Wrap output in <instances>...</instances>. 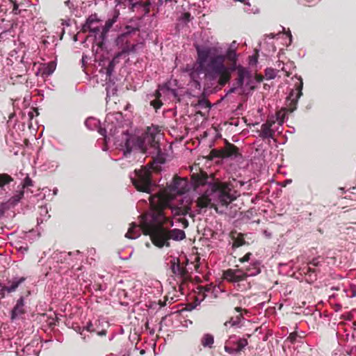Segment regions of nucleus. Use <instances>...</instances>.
<instances>
[{
	"label": "nucleus",
	"instance_id": "1",
	"mask_svg": "<svg viewBox=\"0 0 356 356\" xmlns=\"http://www.w3.org/2000/svg\"><path fill=\"white\" fill-rule=\"evenodd\" d=\"M106 122V128L99 129V134L104 136L106 143L112 139L114 144L123 152L124 156H127L135 150L143 152L152 150V152L158 156L161 155L159 145L160 134L157 128L149 127L147 131L140 136L130 134L128 129L124 128L122 114L119 112L107 114Z\"/></svg>",
	"mask_w": 356,
	"mask_h": 356
},
{
	"label": "nucleus",
	"instance_id": "2",
	"mask_svg": "<svg viewBox=\"0 0 356 356\" xmlns=\"http://www.w3.org/2000/svg\"><path fill=\"white\" fill-rule=\"evenodd\" d=\"M208 177H199L194 180V190L199 195L196 200L201 210L216 205L227 207L235 200L239 193L231 184L207 181Z\"/></svg>",
	"mask_w": 356,
	"mask_h": 356
},
{
	"label": "nucleus",
	"instance_id": "3",
	"mask_svg": "<svg viewBox=\"0 0 356 356\" xmlns=\"http://www.w3.org/2000/svg\"><path fill=\"white\" fill-rule=\"evenodd\" d=\"M195 49L197 54V66L191 70L189 76L191 86L200 90L201 89L200 74H204V80L211 84L216 81V75L212 76L213 74H210L209 70V65L212 60L211 47L196 45Z\"/></svg>",
	"mask_w": 356,
	"mask_h": 356
},
{
	"label": "nucleus",
	"instance_id": "4",
	"mask_svg": "<svg viewBox=\"0 0 356 356\" xmlns=\"http://www.w3.org/2000/svg\"><path fill=\"white\" fill-rule=\"evenodd\" d=\"M145 229L150 236L152 243L159 248H169L170 240L179 241L186 238L184 230L177 228L168 229L163 227L162 224L146 225Z\"/></svg>",
	"mask_w": 356,
	"mask_h": 356
},
{
	"label": "nucleus",
	"instance_id": "5",
	"mask_svg": "<svg viewBox=\"0 0 356 356\" xmlns=\"http://www.w3.org/2000/svg\"><path fill=\"white\" fill-rule=\"evenodd\" d=\"M151 173V167H144L140 170H135L134 176H130L133 185L138 191L151 194L154 187L152 181ZM149 200L152 207H159L162 206L163 197L161 195H150Z\"/></svg>",
	"mask_w": 356,
	"mask_h": 356
},
{
	"label": "nucleus",
	"instance_id": "6",
	"mask_svg": "<svg viewBox=\"0 0 356 356\" xmlns=\"http://www.w3.org/2000/svg\"><path fill=\"white\" fill-rule=\"evenodd\" d=\"M211 58L212 60L209 65L210 74L216 75L218 83L224 86L230 79L232 72H238L240 65H237L236 62H232L230 66L225 64V56L223 54H218L215 48L211 47Z\"/></svg>",
	"mask_w": 356,
	"mask_h": 356
},
{
	"label": "nucleus",
	"instance_id": "7",
	"mask_svg": "<svg viewBox=\"0 0 356 356\" xmlns=\"http://www.w3.org/2000/svg\"><path fill=\"white\" fill-rule=\"evenodd\" d=\"M259 265V262H254L245 268V271L241 269H228L224 271L223 277L228 282L238 284L245 280L248 277H252L259 274L261 273Z\"/></svg>",
	"mask_w": 356,
	"mask_h": 356
},
{
	"label": "nucleus",
	"instance_id": "8",
	"mask_svg": "<svg viewBox=\"0 0 356 356\" xmlns=\"http://www.w3.org/2000/svg\"><path fill=\"white\" fill-rule=\"evenodd\" d=\"M237 75L236 85L241 90L242 93L249 94L254 89L251 73L247 67L239 65Z\"/></svg>",
	"mask_w": 356,
	"mask_h": 356
},
{
	"label": "nucleus",
	"instance_id": "9",
	"mask_svg": "<svg viewBox=\"0 0 356 356\" xmlns=\"http://www.w3.org/2000/svg\"><path fill=\"white\" fill-rule=\"evenodd\" d=\"M248 345V341L245 338H241L236 335H231L225 341V351L231 355H237Z\"/></svg>",
	"mask_w": 356,
	"mask_h": 356
},
{
	"label": "nucleus",
	"instance_id": "10",
	"mask_svg": "<svg viewBox=\"0 0 356 356\" xmlns=\"http://www.w3.org/2000/svg\"><path fill=\"white\" fill-rule=\"evenodd\" d=\"M298 82L295 84V88L291 89L289 92V95L287 97L288 101H289V104L288 105L289 110L290 112H293L296 109V106L300 97L302 95V88H303V81L302 79L299 76L298 77Z\"/></svg>",
	"mask_w": 356,
	"mask_h": 356
},
{
	"label": "nucleus",
	"instance_id": "11",
	"mask_svg": "<svg viewBox=\"0 0 356 356\" xmlns=\"http://www.w3.org/2000/svg\"><path fill=\"white\" fill-rule=\"evenodd\" d=\"M83 29L85 31L86 29L90 30L91 35L95 37V39L99 43L103 44L106 38V34L112 27L113 24H105L104 26L102 29L99 26L92 28V24H82Z\"/></svg>",
	"mask_w": 356,
	"mask_h": 356
},
{
	"label": "nucleus",
	"instance_id": "12",
	"mask_svg": "<svg viewBox=\"0 0 356 356\" xmlns=\"http://www.w3.org/2000/svg\"><path fill=\"white\" fill-rule=\"evenodd\" d=\"M130 46H125L122 48V51L118 53L115 56L108 62V64L106 67H102L101 69V72L104 73L106 76V79H108L110 81H111V76L114 71L115 66L117 63V59L122 56L123 54H129Z\"/></svg>",
	"mask_w": 356,
	"mask_h": 356
},
{
	"label": "nucleus",
	"instance_id": "13",
	"mask_svg": "<svg viewBox=\"0 0 356 356\" xmlns=\"http://www.w3.org/2000/svg\"><path fill=\"white\" fill-rule=\"evenodd\" d=\"M168 188L173 194H184L188 191V182L185 179L179 177L173 178Z\"/></svg>",
	"mask_w": 356,
	"mask_h": 356
},
{
	"label": "nucleus",
	"instance_id": "14",
	"mask_svg": "<svg viewBox=\"0 0 356 356\" xmlns=\"http://www.w3.org/2000/svg\"><path fill=\"white\" fill-rule=\"evenodd\" d=\"M23 198V191L17 192L6 202L0 204V218L3 216L5 212L11 208L15 207Z\"/></svg>",
	"mask_w": 356,
	"mask_h": 356
},
{
	"label": "nucleus",
	"instance_id": "15",
	"mask_svg": "<svg viewBox=\"0 0 356 356\" xmlns=\"http://www.w3.org/2000/svg\"><path fill=\"white\" fill-rule=\"evenodd\" d=\"M40 350L38 340H32L26 344L20 352L17 350V353L20 356H38Z\"/></svg>",
	"mask_w": 356,
	"mask_h": 356
},
{
	"label": "nucleus",
	"instance_id": "16",
	"mask_svg": "<svg viewBox=\"0 0 356 356\" xmlns=\"http://www.w3.org/2000/svg\"><path fill=\"white\" fill-rule=\"evenodd\" d=\"M275 124V120H267L265 123L262 124L261 127V131L259 136L263 139L273 138L275 131L272 129L273 124Z\"/></svg>",
	"mask_w": 356,
	"mask_h": 356
},
{
	"label": "nucleus",
	"instance_id": "17",
	"mask_svg": "<svg viewBox=\"0 0 356 356\" xmlns=\"http://www.w3.org/2000/svg\"><path fill=\"white\" fill-rule=\"evenodd\" d=\"M24 298L21 296L16 302L11 311V318L16 319L25 313L24 310Z\"/></svg>",
	"mask_w": 356,
	"mask_h": 356
},
{
	"label": "nucleus",
	"instance_id": "18",
	"mask_svg": "<svg viewBox=\"0 0 356 356\" xmlns=\"http://www.w3.org/2000/svg\"><path fill=\"white\" fill-rule=\"evenodd\" d=\"M162 94L166 95H171L173 97H178V91L175 88H171L169 86L168 83H165V85L162 86H159L158 90L156 92V97L157 99H159Z\"/></svg>",
	"mask_w": 356,
	"mask_h": 356
},
{
	"label": "nucleus",
	"instance_id": "19",
	"mask_svg": "<svg viewBox=\"0 0 356 356\" xmlns=\"http://www.w3.org/2000/svg\"><path fill=\"white\" fill-rule=\"evenodd\" d=\"M238 148L232 145L228 144L226 147L222 149L220 153V156L221 158H233L236 159L238 156Z\"/></svg>",
	"mask_w": 356,
	"mask_h": 356
},
{
	"label": "nucleus",
	"instance_id": "20",
	"mask_svg": "<svg viewBox=\"0 0 356 356\" xmlns=\"http://www.w3.org/2000/svg\"><path fill=\"white\" fill-rule=\"evenodd\" d=\"M26 280L24 277H13L11 280L8 281V286H6L7 293L15 292L19 286L24 283Z\"/></svg>",
	"mask_w": 356,
	"mask_h": 356
},
{
	"label": "nucleus",
	"instance_id": "21",
	"mask_svg": "<svg viewBox=\"0 0 356 356\" xmlns=\"http://www.w3.org/2000/svg\"><path fill=\"white\" fill-rule=\"evenodd\" d=\"M141 227L136 223L133 222L131 224L128 232L125 234V237L130 239H136L140 236Z\"/></svg>",
	"mask_w": 356,
	"mask_h": 356
},
{
	"label": "nucleus",
	"instance_id": "22",
	"mask_svg": "<svg viewBox=\"0 0 356 356\" xmlns=\"http://www.w3.org/2000/svg\"><path fill=\"white\" fill-rule=\"evenodd\" d=\"M86 127L90 130L97 129L99 131V129H105L107 127V123L105 122V127L102 128L100 127V122L95 118H88L85 121Z\"/></svg>",
	"mask_w": 356,
	"mask_h": 356
},
{
	"label": "nucleus",
	"instance_id": "23",
	"mask_svg": "<svg viewBox=\"0 0 356 356\" xmlns=\"http://www.w3.org/2000/svg\"><path fill=\"white\" fill-rule=\"evenodd\" d=\"M200 343L204 348H213L214 343V337L210 333H205L200 339Z\"/></svg>",
	"mask_w": 356,
	"mask_h": 356
},
{
	"label": "nucleus",
	"instance_id": "24",
	"mask_svg": "<svg viewBox=\"0 0 356 356\" xmlns=\"http://www.w3.org/2000/svg\"><path fill=\"white\" fill-rule=\"evenodd\" d=\"M39 215L40 216L37 218L38 225L42 223L44 221H47L50 218V215H49V211L46 205L40 207Z\"/></svg>",
	"mask_w": 356,
	"mask_h": 356
},
{
	"label": "nucleus",
	"instance_id": "25",
	"mask_svg": "<svg viewBox=\"0 0 356 356\" xmlns=\"http://www.w3.org/2000/svg\"><path fill=\"white\" fill-rule=\"evenodd\" d=\"M302 271L307 276V281L312 282L317 279L316 270L307 266L302 268Z\"/></svg>",
	"mask_w": 356,
	"mask_h": 356
},
{
	"label": "nucleus",
	"instance_id": "26",
	"mask_svg": "<svg viewBox=\"0 0 356 356\" xmlns=\"http://www.w3.org/2000/svg\"><path fill=\"white\" fill-rule=\"evenodd\" d=\"M243 320V317L242 314H239L237 315L235 318L232 317L229 321H227L225 323V326H231V327H240L241 326V321Z\"/></svg>",
	"mask_w": 356,
	"mask_h": 356
},
{
	"label": "nucleus",
	"instance_id": "27",
	"mask_svg": "<svg viewBox=\"0 0 356 356\" xmlns=\"http://www.w3.org/2000/svg\"><path fill=\"white\" fill-rule=\"evenodd\" d=\"M170 268L172 273L177 275H182L184 273V270L180 266L178 259L174 258L171 261Z\"/></svg>",
	"mask_w": 356,
	"mask_h": 356
},
{
	"label": "nucleus",
	"instance_id": "28",
	"mask_svg": "<svg viewBox=\"0 0 356 356\" xmlns=\"http://www.w3.org/2000/svg\"><path fill=\"white\" fill-rule=\"evenodd\" d=\"M138 29V27H132L131 26H126V31L121 33L116 39V42L118 44L120 42H122L124 38H125L127 35L132 33L133 32L137 31Z\"/></svg>",
	"mask_w": 356,
	"mask_h": 356
},
{
	"label": "nucleus",
	"instance_id": "29",
	"mask_svg": "<svg viewBox=\"0 0 356 356\" xmlns=\"http://www.w3.org/2000/svg\"><path fill=\"white\" fill-rule=\"evenodd\" d=\"M65 5L69 8L72 15L75 16L79 15V10L78 9V6L75 4L74 1L67 0L65 1Z\"/></svg>",
	"mask_w": 356,
	"mask_h": 356
},
{
	"label": "nucleus",
	"instance_id": "30",
	"mask_svg": "<svg viewBox=\"0 0 356 356\" xmlns=\"http://www.w3.org/2000/svg\"><path fill=\"white\" fill-rule=\"evenodd\" d=\"M119 15L120 12L118 9H112L111 13L108 14V18L106 19L105 22H116V21L118 19Z\"/></svg>",
	"mask_w": 356,
	"mask_h": 356
},
{
	"label": "nucleus",
	"instance_id": "31",
	"mask_svg": "<svg viewBox=\"0 0 356 356\" xmlns=\"http://www.w3.org/2000/svg\"><path fill=\"white\" fill-rule=\"evenodd\" d=\"M13 181V179L8 174H0V188H3V187L7 184H9L11 181Z\"/></svg>",
	"mask_w": 356,
	"mask_h": 356
},
{
	"label": "nucleus",
	"instance_id": "32",
	"mask_svg": "<svg viewBox=\"0 0 356 356\" xmlns=\"http://www.w3.org/2000/svg\"><path fill=\"white\" fill-rule=\"evenodd\" d=\"M33 186V180L29 177V175H26V177L23 180V182L21 186V188L19 191H16V193L17 192L23 191V195H24V189L29 186Z\"/></svg>",
	"mask_w": 356,
	"mask_h": 356
},
{
	"label": "nucleus",
	"instance_id": "33",
	"mask_svg": "<svg viewBox=\"0 0 356 356\" xmlns=\"http://www.w3.org/2000/svg\"><path fill=\"white\" fill-rule=\"evenodd\" d=\"M224 56L225 58H227L231 62L237 61L238 60V54L234 49L229 48Z\"/></svg>",
	"mask_w": 356,
	"mask_h": 356
},
{
	"label": "nucleus",
	"instance_id": "34",
	"mask_svg": "<svg viewBox=\"0 0 356 356\" xmlns=\"http://www.w3.org/2000/svg\"><path fill=\"white\" fill-rule=\"evenodd\" d=\"M56 69V65L54 63H49L46 67H44L42 74L45 76H50L53 74Z\"/></svg>",
	"mask_w": 356,
	"mask_h": 356
},
{
	"label": "nucleus",
	"instance_id": "35",
	"mask_svg": "<svg viewBox=\"0 0 356 356\" xmlns=\"http://www.w3.org/2000/svg\"><path fill=\"white\" fill-rule=\"evenodd\" d=\"M196 106L202 109L209 108H211V104L207 99L202 98L198 100Z\"/></svg>",
	"mask_w": 356,
	"mask_h": 356
},
{
	"label": "nucleus",
	"instance_id": "36",
	"mask_svg": "<svg viewBox=\"0 0 356 356\" xmlns=\"http://www.w3.org/2000/svg\"><path fill=\"white\" fill-rule=\"evenodd\" d=\"M265 75L268 79H273L277 76V72L273 68H267L265 70Z\"/></svg>",
	"mask_w": 356,
	"mask_h": 356
},
{
	"label": "nucleus",
	"instance_id": "37",
	"mask_svg": "<svg viewBox=\"0 0 356 356\" xmlns=\"http://www.w3.org/2000/svg\"><path fill=\"white\" fill-rule=\"evenodd\" d=\"M172 212L174 216H186L188 213V211L185 209L182 208H175L172 209Z\"/></svg>",
	"mask_w": 356,
	"mask_h": 356
},
{
	"label": "nucleus",
	"instance_id": "38",
	"mask_svg": "<svg viewBox=\"0 0 356 356\" xmlns=\"http://www.w3.org/2000/svg\"><path fill=\"white\" fill-rule=\"evenodd\" d=\"M83 331L86 330L90 332H97L96 329L94 327L93 324L91 322L87 323L86 326L82 328Z\"/></svg>",
	"mask_w": 356,
	"mask_h": 356
},
{
	"label": "nucleus",
	"instance_id": "39",
	"mask_svg": "<svg viewBox=\"0 0 356 356\" xmlns=\"http://www.w3.org/2000/svg\"><path fill=\"white\" fill-rule=\"evenodd\" d=\"M101 20L97 18L96 14L90 15L85 21V22H100Z\"/></svg>",
	"mask_w": 356,
	"mask_h": 356
},
{
	"label": "nucleus",
	"instance_id": "40",
	"mask_svg": "<svg viewBox=\"0 0 356 356\" xmlns=\"http://www.w3.org/2000/svg\"><path fill=\"white\" fill-rule=\"evenodd\" d=\"M340 318L343 319V320H345V321H350L353 318V315L352 312H348L347 314H342Z\"/></svg>",
	"mask_w": 356,
	"mask_h": 356
},
{
	"label": "nucleus",
	"instance_id": "41",
	"mask_svg": "<svg viewBox=\"0 0 356 356\" xmlns=\"http://www.w3.org/2000/svg\"><path fill=\"white\" fill-rule=\"evenodd\" d=\"M11 33H12V31L10 29L1 32L0 33V40L6 39L7 35H10L12 37H13V35Z\"/></svg>",
	"mask_w": 356,
	"mask_h": 356
},
{
	"label": "nucleus",
	"instance_id": "42",
	"mask_svg": "<svg viewBox=\"0 0 356 356\" xmlns=\"http://www.w3.org/2000/svg\"><path fill=\"white\" fill-rule=\"evenodd\" d=\"M177 3V0H159L158 5L162 6L163 3L168 4L170 3V5L175 4Z\"/></svg>",
	"mask_w": 356,
	"mask_h": 356
},
{
	"label": "nucleus",
	"instance_id": "43",
	"mask_svg": "<svg viewBox=\"0 0 356 356\" xmlns=\"http://www.w3.org/2000/svg\"><path fill=\"white\" fill-rule=\"evenodd\" d=\"M319 259H320V257H317L312 259V260L309 262V264L312 265L313 266H320L321 261H319Z\"/></svg>",
	"mask_w": 356,
	"mask_h": 356
},
{
	"label": "nucleus",
	"instance_id": "44",
	"mask_svg": "<svg viewBox=\"0 0 356 356\" xmlns=\"http://www.w3.org/2000/svg\"><path fill=\"white\" fill-rule=\"evenodd\" d=\"M234 1H239L241 3H243L245 6H247L248 7L250 6V3L248 0H234ZM246 12H251L252 10L249 8H244Z\"/></svg>",
	"mask_w": 356,
	"mask_h": 356
},
{
	"label": "nucleus",
	"instance_id": "45",
	"mask_svg": "<svg viewBox=\"0 0 356 356\" xmlns=\"http://www.w3.org/2000/svg\"><path fill=\"white\" fill-rule=\"evenodd\" d=\"M6 292H7V289L6 286L2 285L0 283V297L4 298L6 295Z\"/></svg>",
	"mask_w": 356,
	"mask_h": 356
},
{
	"label": "nucleus",
	"instance_id": "46",
	"mask_svg": "<svg viewBox=\"0 0 356 356\" xmlns=\"http://www.w3.org/2000/svg\"><path fill=\"white\" fill-rule=\"evenodd\" d=\"M257 63V56H251L249 57V64L250 65H255Z\"/></svg>",
	"mask_w": 356,
	"mask_h": 356
},
{
	"label": "nucleus",
	"instance_id": "47",
	"mask_svg": "<svg viewBox=\"0 0 356 356\" xmlns=\"http://www.w3.org/2000/svg\"><path fill=\"white\" fill-rule=\"evenodd\" d=\"M252 255L251 253H247L244 257L240 259L241 262H245L248 261L250 260V256Z\"/></svg>",
	"mask_w": 356,
	"mask_h": 356
},
{
	"label": "nucleus",
	"instance_id": "48",
	"mask_svg": "<svg viewBox=\"0 0 356 356\" xmlns=\"http://www.w3.org/2000/svg\"><path fill=\"white\" fill-rule=\"evenodd\" d=\"M243 244V240H236L233 243V248H238Z\"/></svg>",
	"mask_w": 356,
	"mask_h": 356
},
{
	"label": "nucleus",
	"instance_id": "49",
	"mask_svg": "<svg viewBox=\"0 0 356 356\" xmlns=\"http://www.w3.org/2000/svg\"><path fill=\"white\" fill-rule=\"evenodd\" d=\"M13 12L15 14H18V13H19V12H17L19 5L17 3V1H13Z\"/></svg>",
	"mask_w": 356,
	"mask_h": 356
},
{
	"label": "nucleus",
	"instance_id": "50",
	"mask_svg": "<svg viewBox=\"0 0 356 356\" xmlns=\"http://www.w3.org/2000/svg\"><path fill=\"white\" fill-rule=\"evenodd\" d=\"M237 89H240L237 85L236 86L231 88L226 93L227 95L234 92Z\"/></svg>",
	"mask_w": 356,
	"mask_h": 356
},
{
	"label": "nucleus",
	"instance_id": "51",
	"mask_svg": "<svg viewBox=\"0 0 356 356\" xmlns=\"http://www.w3.org/2000/svg\"><path fill=\"white\" fill-rule=\"evenodd\" d=\"M180 220L183 225L184 228H186L188 226V221L186 219L181 218Z\"/></svg>",
	"mask_w": 356,
	"mask_h": 356
},
{
	"label": "nucleus",
	"instance_id": "52",
	"mask_svg": "<svg viewBox=\"0 0 356 356\" xmlns=\"http://www.w3.org/2000/svg\"><path fill=\"white\" fill-rule=\"evenodd\" d=\"M136 47H137V44H131L130 46V50H129V54L135 53L136 51Z\"/></svg>",
	"mask_w": 356,
	"mask_h": 356
},
{
	"label": "nucleus",
	"instance_id": "53",
	"mask_svg": "<svg viewBox=\"0 0 356 356\" xmlns=\"http://www.w3.org/2000/svg\"><path fill=\"white\" fill-rule=\"evenodd\" d=\"M184 22H186V21L188 22L190 20L189 17L191 16L190 13H184Z\"/></svg>",
	"mask_w": 356,
	"mask_h": 356
},
{
	"label": "nucleus",
	"instance_id": "54",
	"mask_svg": "<svg viewBox=\"0 0 356 356\" xmlns=\"http://www.w3.org/2000/svg\"><path fill=\"white\" fill-rule=\"evenodd\" d=\"M97 334H98V335H99V336H104V335H106V331L105 330H102V331H100V332H97Z\"/></svg>",
	"mask_w": 356,
	"mask_h": 356
},
{
	"label": "nucleus",
	"instance_id": "55",
	"mask_svg": "<svg viewBox=\"0 0 356 356\" xmlns=\"http://www.w3.org/2000/svg\"><path fill=\"white\" fill-rule=\"evenodd\" d=\"M235 311L240 313L243 311V309L240 307H235Z\"/></svg>",
	"mask_w": 356,
	"mask_h": 356
},
{
	"label": "nucleus",
	"instance_id": "56",
	"mask_svg": "<svg viewBox=\"0 0 356 356\" xmlns=\"http://www.w3.org/2000/svg\"><path fill=\"white\" fill-rule=\"evenodd\" d=\"M58 188H54L53 189V195H56L58 194Z\"/></svg>",
	"mask_w": 356,
	"mask_h": 356
},
{
	"label": "nucleus",
	"instance_id": "57",
	"mask_svg": "<svg viewBox=\"0 0 356 356\" xmlns=\"http://www.w3.org/2000/svg\"><path fill=\"white\" fill-rule=\"evenodd\" d=\"M76 332H79L81 335H83V331L82 328L78 327V329L76 330Z\"/></svg>",
	"mask_w": 356,
	"mask_h": 356
},
{
	"label": "nucleus",
	"instance_id": "58",
	"mask_svg": "<svg viewBox=\"0 0 356 356\" xmlns=\"http://www.w3.org/2000/svg\"><path fill=\"white\" fill-rule=\"evenodd\" d=\"M356 296V290L355 289H353L352 291V295H351V297L353 298V297H355Z\"/></svg>",
	"mask_w": 356,
	"mask_h": 356
},
{
	"label": "nucleus",
	"instance_id": "59",
	"mask_svg": "<svg viewBox=\"0 0 356 356\" xmlns=\"http://www.w3.org/2000/svg\"><path fill=\"white\" fill-rule=\"evenodd\" d=\"M288 36L289 39V44H291V42H292V35L291 34V33L288 34Z\"/></svg>",
	"mask_w": 356,
	"mask_h": 356
},
{
	"label": "nucleus",
	"instance_id": "60",
	"mask_svg": "<svg viewBox=\"0 0 356 356\" xmlns=\"http://www.w3.org/2000/svg\"><path fill=\"white\" fill-rule=\"evenodd\" d=\"M336 307H337L336 311L337 312V311H339L341 309V306L340 305H337Z\"/></svg>",
	"mask_w": 356,
	"mask_h": 356
},
{
	"label": "nucleus",
	"instance_id": "61",
	"mask_svg": "<svg viewBox=\"0 0 356 356\" xmlns=\"http://www.w3.org/2000/svg\"><path fill=\"white\" fill-rule=\"evenodd\" d=\"M235 44H236V42H235V41H234V42L231 44V45H230V48H231V49H232V48L235 47Z\"/></svg>",
	"mask_w": 356,
	"mask_h": 356
},
{
	"label": "nucleus",
	"instance_id": "62",
	"mask_svg": "<svg viewBox=\"0 0 356 356\" xmlns=\"http://www.w3.org/2000/svg\"><path fill=\"white\" fill-rule=\"evenodd\" d=\"M152 105H153L156 108L161 107V106L162 105V104H161V103H159V105H158V106H156L153 102H152Z\"/></svg>",
	"mask_w": 356,
	"mask_h": 356
},
{
	"label": "nucleus",
	"instance_id": "63",
	"mask_svg": "<svg viewBox=\"0 0 356 356\" xmlns=\"http://www.w3.org/2000/svg\"><path fill=\"white\" fill-rule=\"evenodd\" d=\"M170 226L173 227L174 226V222L172 220H170Z\"/></svg>",
	"mask_w": 356,
	"mask_h": 356
},
{
	"label": "nucleus",
	"instance_id": "64",
	"mask_svg": "<svg viewBox=\"0 0 356 356\" xmlns=\"http://www.w3.org/2000/svg\"><path fill=\"white\" fill-rule=\"evenodd\" d=\"M106 91H107V97H108L110 95V91H109L108 87L106 88Z\"/></svg>",
	"mask_w": 356,
	"mask_h": 356
}]
</instances>
